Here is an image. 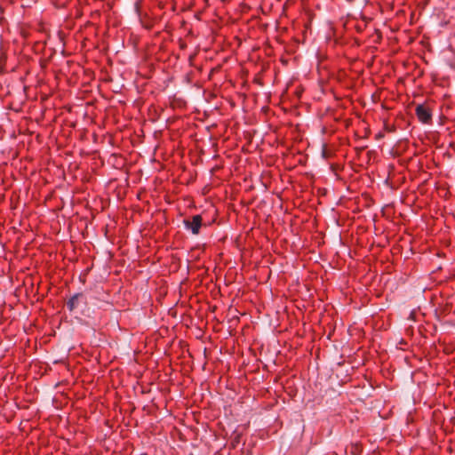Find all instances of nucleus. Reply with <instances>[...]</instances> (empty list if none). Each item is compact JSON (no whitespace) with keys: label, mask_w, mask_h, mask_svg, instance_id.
I'll return each mask as SVG.
<instances>
[{"label":"nucleus","mask_w":455,"mask_h":455,"mask_svg":"<svg viewBox=\"0 0 455 455\" xmlns=\"http://www.w3.org/2000/svg\"><path fill=\"white\" fill-rule=\"evenodd\" d=\"M81 296V294L76 293L68 299V301L67 302V307L68 308L69 311H73L77 307Z\"/></svg>","instance_id":"3"},{"label":"nucleus","mask_w":455,"mask_h":455,"mask_svg":"<svg viewBox=\"0 0 455 455\" xmlns=\"http://www.w3.org/2000/svg\"><path fill=\"white\" fill-rule=\"evenodd\" d=\"M184 225L192 234L197 235L202 226V217L200 215H194L191 219H186L184 220Z\"/></svg>","instance_id":"1"},{"label":"nucleus","mask_w":455,"mask_h":455,"mask_svg":"<svg viewBox=\"0 0 455 455\" xmlns=\"http://www.w3.org/2000/svg\"><path fill=\"white\" fill-rule=\"evenodd\" d=\"M416 115L419 120L424 124H427L431 120V113L424 105H418L416 107Z\"/></svg>","instance_id":"2"}]
</instances>
